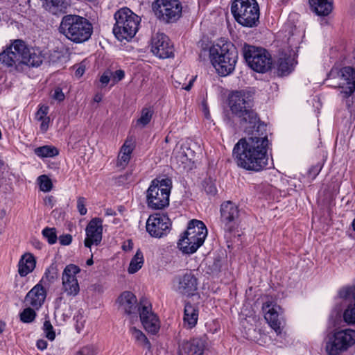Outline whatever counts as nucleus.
Masks as SVG:
<instances>
[{"label":"nucleus","mask_w":355,"mask_h":355,"mask_svg":"<svg viewBox=\"0 0 355 355\" xmlns=\"http://www.w3.org/2000/svg\"><path fill=\"white\" fill-rule=\"evenodd\" d=\"M92 29V24L87 19L76 15L64 16L59 27L60 33L75 43L89 40Z\"/></svg>","instance_id":"7ed1b4c3"},{"label":"nucleus","mask_w":355,"mask_h":355,"mask_svg":"<svg viewBox=\"0 0 355 355\" xmlns=\"http://www.w3.org/2000/svg\"><path fill=\"white\" fill-rule=\"evenodd\" d=\"M134 150V146L130 141H125L123 145L121 146L118 159L116 166L124 168L129 163L131 154Z\"/></svg>","instance_id":"cd10ccee"},{"label":"nucleus","mask_w":355,"mask_h":355,"mask_svg":"<svg viewBox=\"0 0 355 355\" xmlns=\"http://www.w3.org/2000/svg\"><path fill=\"white\" fill-rule=\"evenodd\" d=\"M125 76V72L122 69H119L115 71H112V84L111 86H113L114 84L117 83L120 80H121Z\"/></svg>","instance_id":"c03bdc74"},{"label":"nucleus","mask_w":355,"mask_h":355,"mask_svg":"<svg viewBox=\"0 0 355 355\" xmlns=\"http://www.w3.org/2000/svg\"><path fill=\"white\" fill-rule=\"evenodd\" d=\"M153 9L157 18L166 23H171L180 17L182 6L179 0H156Z\"/></svg>","instance_id":"1a4fd4ad"},{"label":"nucleus","mask_w":355,"mask_h":355,"mask_svg":"<svg viewBox=\"0 0 355 355\" xmlns=\"http://www.w3.org/2000/svg\"><path fill=\"white\" fill-rule=\"evenodd\" d=\"M202 351L198 340L183 341L179 345L180 355H201Z\"/></svg>","instance_id":"c85d7f7f"},{"label":"nucleus","mask_w":355,"mask_h":355,"mask_svg":"<svg viewBox=\"0 0 355 355\" xmlns=\"http://www.w3.org/2000/svg\"><path fill=\"white\" fill-rule=\"evenodd\" d=\"M86 199L84 197H78L77 200V209L81 216L87 214V209L85 207Z\"/></svg>","instance_id":"a18cd8bd"},{"label":"nucleus","mask_w":355,"mask_h":355,"mask_svg":"<svg viewBox=\"0 0 355 355\" xmlns=\"http://www.w3.org/2000/svg\"><path fill=\"white\" fill-rule=\"evenodd\" d=\"M251 92L234 90L228 97V105L232 114L241 119L245 125V138L234 146L233 156L239 166L248 171H260L268 164V149L270 145L266 125L261 122L257 114L251 107Z\"/></svg>","instance_id":"f257e3e1"},{"label":"nucleus","mask_w":355,"mask_h":355,"mask_svg":"<svg viewBox=\"0 0 355 355\" xmlns=\"http://www.w3.org/2000/svg\"><path fill=\"white\" fill-rule=\"evenodd\" d=\"M294 59L291 57L280 58L277 63V72L279 76H287L294 69Z\"/></svg>","instance_id":"c756f323"},{"label":"nucleus","mask_w":355,"mask_h":355,"mask_svg":"<svg viewBox=\"0 0 355 355\" xmlns=\"http://www.w3.org/2000/svg\"><path fill=\"white\" fill-rule=\"evenodd\" d=\"M176 291L181 295L193 296L198 289V279L191 271H187L177 277Z\"/></svg>","instance_id":"6ab92c4d"},{"label":"nucleus","mask_w":355,"mask_h":355,"mask_svg":"<svg viewBox=\"0 0 355 355\" xmlns=\"http://www.w3.org/2000/svg\"><path fill=\"white\" fill-rule=\"evenodd\" d=\"M154 110L152 107H144L141 111L140 116L136 120L135 126L143 128L151 121Z\"/></svg>","instance_id":"473e14b6"},{"label":"nucleus","mask_w":355,"mask_h":355,"mask_svg":"<svg viewBox=\"0 0 355 355\" xmlns=\"http://www.w3.org/2000/svg\"><path fill=\"white\" fill-rule=\"evenodd\" d=\"M72 241V236L71 234H67L60 236L59 242L62 245H68Z\"/></svg>","instance_id":"3c124183"},{"label":"nucleus","mask_w":355,"mask_h":355,"mask_svg":"<svg viewBox=\"0 0 355 355\" xmlns=\"http://www.w3.org/2000/svg\"><path fill=\"white\" fill-rule=\"evenodd\" d=\"M36 346L38 349L44 351L47 348L48 343L46 340L40 339L37 341Z\"/></svg>","instance_id":"4d7b16f0"},{"label":"nucleus","mask_w":355,"mask_h":355,"mask_svg":"<svg viewBox=\"0 0 355 355\" xmlns=\"http://www.w3.org/2000/svg\"><path fill=\"white\" fill-rule=\"evenodd\" d=\"M313 12L318 16H327L333 10V0H309Z\"/></svg>","instance_id":"393cba45"},{"label":"nucleus","mask_w":355,"mask_h":355,"mask_svg":"<svg viewBox=\"0 0 355 355\" xmlns=\"http://www.w3.org/2000/svg\"><path fill=\"white\" fill-rule=\"evenodd\" d=\"M231 11L236 21L243 26L251 28L257 26L259 8L256 0H234Z\"/></svg>","instance_id":"0eeeda50"},{"label":"nucleus","mask_w":355,"mask_h":355,"mask_svg":"<svg viewBox=\"0 0 355 355\" xmlns=\"http://www.w3.org/2000/svg\"><path fill=\"white\" fill-rule=\"evenodd\" d=\"M41 122L40 124V130L42 132H46L49 127L50 123V117L47 116L40 121Z\"/></svg>","instance_id":"864d4df0"},{"label":"nucleus","mask_w":355,"mask_h":355,"mask_svg":"<svg viewBox=\"0 0 355 355\" xmlns=\"http://www.w3.org/2000/svg\"><path fill=\"white\" fill-rule=\"evenodd\" d=\"M151 51L157 58L165 59L173 56V46L167 35L157 33L152 37Z\"/></svg>","instance_id":"f3484780"},{"label":"nucleus","mask_w":355,"mask_h":355,"mask_svg":"<svg viewBox=\"0 0 355 355\" xmlns=\"http://www.w3.org/2000/svg\"><path fill=\"white\" fill-rule=\"evenodd\" d=\"M43 331L46 338L52 341L55 338V333L49 320H45L43 324Z\"/></svg>","instance_id":"79ce46f5"},{"label":"nucleus","mask_w":355,"mask_h":355,"mask_svg":"<svg viewBox=\"0 0 355 355\" xmlns=\"http://www.w3.org/2000/svg\"><path fill=\"white\" fill-rule=\"evenodd\" d=\"M40 190L44 192H49L51 190L52 182L48 176L45 175H40L38 178Z\"/></svg>","instance_id":"ea45409f"},{"label":"nucleus","mask_w":355,"mask_h":355,"mask_svg":"<svg viewBox=\"0 0 355 355\" xmlns=\"http://www.w3.org/2000/svg\"><path fill=\"white\" fill-rule=\"evenodd\" d=\"M36 261L31 253L24 254L18 263V272L21 277H26L35 268Z\"/></svg>","instance_id":"a878e982"},{"label":"nucleus","mask_w":355,"mask_h":355,"mask_svg":"<svg viewBox=\"0 0 355 355\" xmlns=\"http://www.w3.org/2000/svg\"><path fill=\"white\" fill-rule=\"evenodd\" d=\"M51 97L53 99L60 102L64 99L65 96L63 94L62 90H54V93L51 94Z\"/></svg>","instance_id":"5fc2aeb1"},{"label":"nucleus","mask_w":355,"mask_h":355,"mask_svg":"<svg viewBox=\"0 0 355 355\" xmlns=\"http://www.w3.org/2000/svg\"><path fill=\"white\" fill-rule=\"evenodd\" d=\"M104 94L102 92H98L94 97V102L95 103H100L103 98Z\"/></svg>","instance_id":"052dcab7"},{"label":"nucleus","mask_w":355,"mask_h":355,"mask_svg":"<svg viewBox=\"0 0 355 355\" xmlns=\"http://www.w3.org/2000/svg\"><path fill=\"white\" fill-rule=\"evenodd\" d=\"M144 262V259L143 253L140 250H138L130 261L129 267L128 268V273L134 274L137 272L141 268Z\"/></svg>","instance_id":"72a5a7b5"},{"label":"nucleus","mask_w":355,"mask_h":355,"mask_svg":"<svg viewBox=\"0 0 355 355\" xmlns=\"http://www.w3.org/2000/svg\"><path fill=\"white\" fill-rule=\"evenodd\" d=\"M93 263H94V261H93L92 258L89 259L87 261V262H86V264H87V266H92Z\"/></svg>","instance_id":"338daca9"},{"label":"nucleus","mask_w":355,"mask_h":355,"mask_svg":"<svg viewBox=\"0 0 355 355\" xmlns=\"http://www.w3.org/2000/svg\"><path fill=\"white\" fill-rule=\"evenodd\" d=\"M201 106H202V110L205 117L207 119H210L211 116H210L209 107H208L206 100H203L202 101Z\"/></svg>","instance_id":"6e6d98bb"},{"label":"nucleus","mask_w":355,"mask_h":355,"mask_svg":"<svg viewBox=\"0 0 355 355\" xmlns=\"http://www.w3.org/2000/svg\"><path fill=\"white\" fill-rule=\"evenodd\" d=\"M188 236H192L201 239L205 240L207 236V229L203 222L198 220H191L188 223L187 229L184 232Z\"/></svg>","instance_id":"b1692460"},{"label":"nucleus","mask_w":355,"mask_h":355,"mask_svg":"<svg viewBox=\"0 0 355 355\" xmlns=\"http://www.w3.org/2000/svg\"><path fill=\"white\" fill-rule=\"evenodd\" d=\"M44 201H45V205H49L51 207H53L55 200H54V198L53 196L46 197L45 198Z\"/></svg>","instance_id":"bf43d9fd"},{"label":"nucleus","mask_w":355,"mask_h":355,"mask_svg":"<svg viewBox=\"0 0 355 355\" xmlns=\"http://www.w3.org/2000/svg\"><path fill=\"white\" fill-rule=\"evenodd\" d=\"M24 50L25 42L21 40H15L0 53V62L7 67H15L17 71L22 70Z\"/></svg>","instance_id":"9b49d317"},{"label":"nucleus","mask_w":355,"mask_h":355,"mask_svg":"<svg viewBox=\"0 0 355 355\" xmlns=\"http://www.w3.org/2000/svg\"><path fill=\"white\" fill-rule=\"evenodd\" d=\"M172 180L169 178L153 180L146 192L147 207L153 210H161L169 205Z\"/></svg>","instance_id":"20e7f679"},{"label":"nucleus","mask_w":355,"mask_h":355,"mask_svg":"<svg viewBox=\"0 0 355 355\" xmlns=\"http://www.w3.org/2000/svg\"><path fill=\"white\" fill-rule=\"evenodd\" d=\"M336 298L346 302L347 304L355 300V284L346 285L339 288Z\"/></svg>","instance_id":"7c9ffc66"},{"label":"nucleus","mask_w":355,"mask_h":355,"mask_svg":"<svg viewBox=\"0 0 355 355\" xmlns=\"http://www.w3.org/2000/svg\"><path fill=\"white\" fill-rule=\"evenodd\" d=\"M80 272L75 264L67 265L62 274V291L68 297H76L80 291L76 275Z\"/></svg>","instance_id":"f8f14e48"},{"label":"nucleus","mask_w":355,"mask_h":355,"mask_svg":"<svg viewBox=\"0 0 355 355\" xmlns=\"http://www.w3.org/2000/svg\"><path fill=\"white\" fill-rule=\"evenodd\" d=\"M141 322L145 330L151 334H156L160 328L158 317L152 311V306L146 300H142L138 307Z\"/></svg>","instance_id":"ddd939ff"},{"label":"nucleus","mask_w":355,"mask_h":355,"mask_svg":"<svg viewBox=\"0 0 355 355\" xmlns=\"http://www.w3.org/2000/svg\"><path fill=\"white\" fill-rule=\"evenodd\" d=\"M322 169V165L320 164H318L315 166H313L311 167V168L309 170V176L312 178V179L315 178V177L319 174Z\"/></svg>","instance_id":"8fccbe9b"},{"label":"nucleus","mask_w":355,"mask_h":355,"mask_svg":"<svg viewBox=\"0 0 355 355\" xmlns=\"http://www.w3.org/2000/svg\"><path fill=\"white\" fill-rule=\"evenodd\" d=\"M85 71V66L83 63H81L78 66L75 71V75L77 77H81L84 74Z\"/></svg>","instance_id":"13d9d810"},{"label":"nucleus","mask_w":355,"mask_h":355,"mask_svg":"<svg viewBox=\"0 0 355 355\" xmlns=\"http://www.w3.org/2000/svg\"><path fill=\"white\" fill-rule=\"evenodd\" d=\"M327 79H338L339 89H355V69L349 66L339 69L334 65L328 73Z\"/></svg>","instance_id":"2eb2a0df"},{"label":"nucleus","mask_w":355,"mask_h":355,"mask_svg":"<svg viewBox=\"0 0 355 355\" xmlns=\"http://www.w3.org/2000/svg\"><path fill=\"white\" fill-rule=\"evenodd\" d=\"M343 320L348 325L355 326V300L347 304L343 311Z\"/></svg>","instance_id":"f704fd0d"},{"label":"nucleus","mask_w":355,"mask_h":355,"mask_svg":"<svg viewBox=\"0 0 355 355\" xmlns=\"http://www.w3.org/2000/svg\"><path fill=\"white\" fill-rule=\"evenodd\" d=\"M313 107H316L318 110H319L322 107V103L320 101L319 98H317L316 104H313Z\"/></svg>","instance_id":"e2e57ef3"},{"label":"nucleus","mask_w":355,"mask_h":355,"mask_svg":"<svg viewBox=\"0 0 355 355\" xmlns=\"http://www.w3.org/2000/svg\"><path fill=\"white\" fill-rule=\"evenodd\" d=\"M75 355H95V352L92 347L85 346L78 350Z\"/></svg>","instance_id":"de8ad7c7"},{"label":"nucleus","mask_w":355,"mask_h":355,"mask_svg":"<svg viewBox=\"0 0 355 355\" xmlns=\"http://www.w3.org/2000/svg\"><path fill=\"white\" fill-rule=\"evenodd\" d=\"M170 226L171 221L167 216L155 214L149 216L146 227L150 236L160 238L167 234Z\"/></svg>","instance_id":"dca6fc26"},{"label":"nucleus","mask_w":355,"mask_h":355,"mask_svg":"<svg viewBox=\"0 0 355 355\" xmlns=\"http://www.w3.org/2000/svg\"><path fill=\"white\" fill-rule=\"evenodd\" d=\"M114 211L111 209H107L106 210V215H107V216H112V215H114Z\"/></svg>","instance_id":"69168bd1"},{"label":"nucleus","mask_w":355,"mask_h":355,"mask_svg":"<svg viewBox=\"0 0 355 355\" xmlns=\"http://www.w3.org/2000/svg\"><path fill=\"white\" fill-rule=\"evenodd\" d=\"M42 235L46 238L49 244L52 245L56 243L58 237L55 228L46 227L42 230Z\"/></svg>","instance_id":"a19ab883"},{"label":"nucleus","mask_w":355,"mask_h":355,"mask_svg":"<svg viewBox=\"0 0 355 355\" xmlns=\"http://www.w3.org/2000/svg\"><path fill=\"white\" fill-rule=\"evenodd\" d=\"M220 212V221L223 228L226 232H232L239 221V207L232 201H225L221 204Z\"/></svg>","instance_id":"4468645a"},{"label":"nucleus","mask_w":355,"mask_h":355,"mask_svg":"<svg viewBox=\"0 0 355 355\" xmlns=\"http://www.w3.org/2000/svg\"><path fill=\"white\" fill-rule=\"evenodd\" d=\"M205 240L199 241L198 238L188 236L183 233L179 239L177 245L178 248L184 254L190 255L195 253L198 248L203 245Z\"/></svg>","instance_id":"412c9836"},{"label":"nucleus","mask_w":355,"mask_h":355,"mask_svg":"<svg viewBox=\"0 0 355 355\" xmlns=\"http://www.w3.org/2000/svg\"><path fill=\"white\" fill-rule=\"evenodd\" d=\"M205 191L207 194L214 196L217 193V189L214 183L211 182H206L205 186Z\"/></svg>","instance_id":"09e8293b"},{"label":"nucleus","mask_w":355,"mask_h":355,"mask_svg":"<svg viewBox=\"0 0 355 355\" xmlns=\"http://www.w3.org/2000/svg\"><path fill=\"white\" fill-rule=\"evenodd\" d=\"M354 90H342L340 96L343 99H346V104L349 106V97L352 96Z\"/></svg>","instance_id":"603ef678"},{"label":"nucleus","mask_w":355,"mask_h":355,"mask_svg":"<svg viewBox=\"0 0 355 355\" xmlns=\"http://www.w3.org/2000/svg\"><path fill=\"white\" fill-rule=\"evenodd\" d=\"M49 107L46 105L40 104L38 105L37 111L35 114V119L37 121H40L46 117H47V114L49 113Z\"/></svg>","instance_id":"37998d69"},{"label":"nucleus","mask_w":355,"mask_h":355,"mask_svg":"<svg viewBox=\"0 0 355 355\" xmlns=\"http://www.w3.org/2000/svg\"><path fill=\"white\" fill-rule=\"evenodd\" d=\"M58 277V272L55 267L51 266L46 270L45 273L40 281L39 283L42 284V282H45L46 281L52 283Z\"/></svg>","instance_id":"58836bf2"},{"label":"nucleus","mask_w":355,"mask_h":355,"mask_svg":"<svg viewBox=\"0 0 355 355\" xmlns=\"http://www.w3.org/2000/svg\"><path fill=\"white\" fill-rule=\"evenodd\" d=\"M196 78V77H192L189 80L188 85H186V86H182L181 89H191L192 87V86H193V83L195 81Z\"/></svg>","instance_id":"680f3d73"},{"label":"nucleus","mask_w":355,"mask_h":355,"mask_svg":"<svg viewBox=\"0 0 355 355\" xmlns=\"http://www.w3.org/2000/svg\"><path fill=\"white\" fill-rule=\"evenodd\" d=\"M34 153L40 158L53 157L59 154V150L55 146L45 145L35 148Z\"/></svg>","instance_id":"2f4dec72"},{"label":"nucleus","mask_w":355,"mask_h":355,"mask_svg":"<svg viewBox=\"0 0 355 355\" xmlns=\"http://www.w3.org/2000/svg\"><path fill=\"white\" fill-rule=\"evenodd\" d=\"M116 23L113 33L119 41L132 39L138 31L140 18L128 8H122L114 14Z\"/></svg>","instance_id":"39448f33"},{"label":"nucleus","mask_w":355,"mask_h":355,"mask_svg":"<svg viewBox=\"0 0 355 355\" xmlns=\"http://www.w3.org/2000/svg\"><path fill=\"white\" fill-rule=\"evenodd\" d=\"M352 227H353V230L355 231V218L353 220Z\"/></svg>","instance_id":"774afa93"},{"label":"nucleus","mask_w":355,"mask_h":355,"mask_svg":"<svg viewBox=\"0 0 355 355\" xmlns=\"http://www.w3.org/2000/svg\"><path fill=\"white\" fill-rule=\"evenodd\" d=\"M103 86H106L108 83L112 84V71H105L100 77L99 79Z\"/></svg>","instance_id":"49530a36"},{"label":"nucleus","mask_w":355,"mask_h":355,"mask_svg":"<svg viewBox=\"0 0 355 355\" xmlns=\"http://www.w3.org/2000/svg\"><path fill=\"white\" fill-rule=\"evenodd\" d=\"M119 309L128 315H135L137 317V298L135 295L130 292H123L118 298Z\"/></svg>","instance_id":"4be33fe9"},{"label":"nucleus","mask_w":355,"mask_h":355,"mask_svg":"<svg viewBox=\"0 0 355 355\" xmlns=\"http://www.w3.org/2000/svg\"><path fill=\"white\" fill-rule=\"evenodd\" d=\"M130 331L132 335V338L139 345L146 347L148 349L150 348V343L149 340L141 330L137 329L135 327H132L130 328Z\"/></svg>","instance_id":"c9c22d12"},{"label":"nucleus","mask_w":355,"mask_h":355,"mask_svg":"<svg viewBox=\"0 0 355 355\" xmlns=\"http://www.w3.org/2000/svg\"><path fill=\"white\" fill-rule=\"evenodd\" d=\"M198 320V309L196 306L192 305L191 303H186L184 310V324L188 328L191 329L194 327Z\"/></svg>","instance_id":"bb28decb"},{"label":"nucleus","mask_w":355,"mask_h":355,"mask_svg":"<svg viewBox=\"0 0 355 355\" xmlns=\"http://www.w3.org/2000/svg\"><path fill=\"white\" fill-rule=\"evenodd\" d=\"M5 327L6 324L3 322L0 321V334H1L4 331Z\"/></svg>","instance_id":"0e129e2a"},{"label":"nucleus","mask_w":355,"mask_h":355,"mask_svg":"<svg viewBox=\"0 0 355 355\" xmlns=\"http://www.w3.org/2000/svg\"><path fill=\"white\" fill-rule=\"evenodd\" d=\"M209 58L214 67L221 76L232 73L238 59L234 44L225 40H219L209 48Z\"/></svg>","instance_id":"f03ea898"},{"label":"nucleus","mask_w":355,"mask_h":355,"mask_svg":"<svg viewBox=\"0 0 355 355\" xmlns=\"http://www.w3.org/2000/svg\"><path fill=\"white\" fill-rule=\"evenodd\" d=\"M46 6L49 9L52 8L57 10L62 11L66 9L69 5V0H45Z\"/></svg>","instance_id":"4c0bfd02"},{"label":"nucleus","mask_w":355,"mask_h":355,"mask_svg":"<svg viewBox=\"0 0 355 355\" xmlns=\"http://www.w3.org/2000/svg\"><path fill=\"white\" fill-rule=\"evenodd\" d=\"M46 290L42 284L37 283L26 294L25 303L38 310L44 304L46 297Z\"/></svg>","instance_id":"aec40b11"},{"label":"nucleus","mask_w":355,"mask_h":355,"mask_svg":"<svg viewBox=\"0 0 355 355\" xmlns=\"http://www.w3.org/2000/svg\"><path fill=\"white\" fill-rule=\"evenodd\" d=\"M355 345V329H336L328 336L325 344L327 355H340Z\"/></svg>","instance_id":"423d86ee"},{"label":"nucleus","mask_w":355,"mask_h":355,"mask_svg":"<svg viewBox=\"0 0 355 355\" xmlns=\"http://www.w3.org/2000/svg\"><path fill=\"white\" fill-rule=\"evenodd\" d=\"M36 315L35 309L29 306L20 313V320L24 323H31L35 319Z\"/></svg>","instance_id":"e433bc0d"},{"label":"nucleus","mask_w":355,"mask_h":355,"mask_svg":"<svg viewBox=\"0 0 355 355\" xmlns=\"http://www.w3.org/2000/svg\"><path fill=\"white\" fill-rule=\"evenodd\" d=\"M242 53L248 65L254 71L265 73L271 69L272 58L265 49L245 44Z\"/></svg>","instance_id":"6e6552de"},{"label":"nucleus","mask_w":355,"mask_h":355,"mask_svg":"<svg viewBox=\"0 0 355 355\" xmlns=\"http://www.w3.org/2000/svg\"><path fill=\"white\" fill-rule=\"evenodd\" d=\"M262 309L264 312V318L269 326L275 331L277 336L284 338L286 333L284 329L286 323L283 317L282 309L272 302H266L263 304Z\"/></svg>","instance_id":"9d476101"},{"label":"nucleus","mask_w":355,"mask_h":355,"mask_svg":"<svg viewBox=\"0 0 355 355\" xmlns=\"http://www.w3.org/2000/svg\"><path fill=\"white\" fill-rule=\"evenodd\" d=\"M23 55L22 68L24 66L39 67L43 61L44 55L39 48H29L25 44V50Z\"/></svg>","instance_id":"5701e85b"},{"label":"nucleus","mask_w":355,"mask_h":355,"mask_svg":"<svg viewBox=\"0 0 355 355\" xmlns=\"http://www.w3.org/2000/svg\"><path fill=\"white\" fill-rule=\"evenodd\" d=\"M85 232V247L91 248L92 245H99L102 240L103 220L100 218H92L87 225Z\"/></svg>","instance_id":"a211bd4d"}]
</instances>
